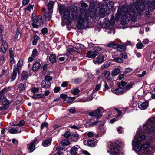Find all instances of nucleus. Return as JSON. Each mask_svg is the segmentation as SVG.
Returning <instances> with one entry per match:
<instances>
[{"instance_id":"obj_1","label":"nucleus","mask_w":155,"mask_h":155,"mask_svg":"<svg viewBox=\"0 0 155 155\" xmlns=\"http://www.w3.org/2000/svg\"><path fill=\"white\" fill-rule=\"evenodd\" d=\"M97 2L94 1L90 2L88 8L89 13L87 15V12L84 14L85 12L86 8L88 7V5L84 2L81 4V8L80 11L81 13L78 16V10L76 6L74 7L72 9V13L71 16L73 20H77L78 22L77 27L79 29L81 28H86L89 26L88 21V17L95 18L96 20L98 21L101 18H104L106 15H108L107 12L108 9V5L106 4H103L101 8L97 7Z\"/></svg>"},{"instance_id":"obj_2","label":"nucleus","mask_w":155,"mask_h":155,"mask_svg":"<svg viewBox=\"0 0 155 155\" xmlns=\"http://www.w3.org/2000/svg\"><path fill=\"white\" fill-rule=\"evenodd\" d=\"M137 3L130 4L128 7L127 11L121 17V22L123 25L127 24L130 21L135 22L137 20L136 17L139 15H142V12L145 9L144 0H137Z\"/></svg>"},{"instance_id":"obj_3","label":"nucleus","mask_w":155,"mask_h":155,"mask_svg":"<svg viewBox=\"0 0 155 155\" xmlns=\"http://www.w3.org/2000/svg\"><path fill=\"white\" fill-rule=\"evenodd\" d=\"M137 138L136 135L134 138V139L132 140V145L133 149H134L136 151H140L141 150H144L147 147V145L146 144H143L140 146L139 142L143 140L145 137L144 135H141L139 136L137 138V141H134Z\"/></svg>"},{"instance_id":"obj_4","label":"nucleus","mask_w":155,"mask_h":155,"mask_svg":"<svg viewBox=\"0 0 155 155\" xmlns=\"http://www.w3.org/2000/svg\"><path fill=\"white\" fill-rule=\"evenodd\" d=\"M155 122V117L148 119L145 126L143 127L144 129L146 130L149 133H153L155 132V125L152 126L153 124Z\"/></svg>"},{"instance_id":"obj_5","label":"nucleus","mask_w":155,"mask_h":155,"mask_svg":"<svg viewBox=\"0 0 155 155\" xmlns=\"http://www.w3.org/2000/svg\"><path fill=\"white\" fill-rule=\"evenodd\" d=\"M120 146L121 144L119 141L112 143L110 144V151H108L107 152L110 155H117L119 153Z\"/></svg>"},{"instance_id":"obj_6","label":"nucleus","mask_w":155,"mask_h":155,"mask_svg":"<svg viewBox=\"0 0 155 155\" xmlns=\"http://www.w3.org/2000/svg\"><path fill=\"white\" fill-rule=\"evenodd\" d=\"M58 9L60 14L63 15L62 20L63 19L68 20L69 19L70 9L64 5H61L58 6Z\"/></svg>"},{"instance_id":"obj_7","label":"nucleus","mask_w":155,"mask_h":155,"mask_svg":"<svg viewBox=\"0 0 155 155\" xmlns=\"http://www.w3.org/2000/svg\"><path fill=\"white\" fill-rule=\"evenodd\" d=\"M4 30L2 26H0V40L2 41V45L0 47V52L2 51L3 53H5L8 48V45L7 42L3 39L2 34L3 31Z\"/></svg>"},{"instance_id":"obj_8","label":"nucleus","mask_w":155,"mask_h":155,"mask_svg":"<svg viewBox=\"0 0 155 155\" xmlns=\"http://www.w3.org/2000/svg\"><path fill=\"white\" fill-rule=\"evenodd\" d=\"M37 139L35 138L32 141L29 143L27 146V148L30 151V152H33L35 150V144L36 143L37 141Z\"/></svg>"},{"instance_id":"obj_9","label":"nucleus","mask_w":155,"mask_h":155,"mask_svg":"<svg viewBox=\"0 0 155 155\" xmlns=\"http://www.w3.org/2000/svg\"><path fill=\"white\" fill-rule=\"evenodd\" d=\"M98 54L97 51H90L87 52V56L90 58H94Z\"/></svg>"},{"instance_id":"obj_10","label":"nucleus","mask_w":155,"mask_h":155,"mask_svg":"<svg viewBox=\"0 0 155 155\" xmlns=\"http://www.w3.org/2000/svg\"><path fill=\"white\" fill-rule=\"evenodd\" d=\"M111 91L112 92L117 95L122 94L124 93L123 88L121 87H119L115 89L111 90Z\"/></svg>"},{"instance_id":"obj_11","label":"nucleus","mask_w":155,"mask_h":155,"mask_svg":"<svg viewBox=\"0 0 155 155\" xmlns=\"http://www.w3.org/2000/svg\"><path fill=\"white\" fill-rule=\"evenodd\" d=\"M146 4L151 11H153L154 10L155 8V1L152 2L147 1L146 2Z\"/></svg>"},{"instance_id":"obj_12","label":"nucleus","mask_w":155,"mask_h":155,"mask_svg":"<svg viewBox=\"0 0 155 155\" xmlns=\"http://www.w3.org/2000/svg\"><path fill=\"white\" fill-rule=\"evenodd\" d=\"M22 131L21 129L18 128H11L9 129L8 132L9 133L12 134H15L16 133H20Z\"/></svg>"},{"instance_id":"obj_13","label":"nucleus","mask_w":155,"mask_h":155,"mask_svg":"<svg viewBox=\"0 0 155 155\" xmlns=\"http://www.w3.org/2000/svg\"><path fill=\"white\" fill-rule=\"evenodd\" d=\"M103 74L105 79L107 81H111L113 79V78L111 76L110 71H108L104 70L103 72Z\"/></svg>"},{"instance_id":"obj_14","label":"nucleus","mask_w":155,"mask_h":155,"mask_svg":"<svg viewBox=\"0 0 155 155\" xmlns=\"http://www.w3.org/2000/svg\"><path fill=\"white\" fill-rule=\"evenodd\" d=\"M80 148V147L78 145H76L72 147L70 153L71 155H76L78 152V149Z\"/></svg>"},{"instance_id":"obj_15","label":"nucleus","mask_w":155,"mask_h":155,"mask_svg":"<svg viewBox=\"0 0 155 155\" xmlns=\"http://www.w3.org/2000/svg\"><path fill=\"white\" fill-rule=\"evenodd\" d=\"M55 3V2L53 1H50L47 4V7L48 10L51 13H52L53 12V8Z\"/></svg>"},{"instance_id":"obj_16","label":"nucleus","mask_w":155,"mask_h":155,"mask_svg":"<svg viewBox=\"0 0 155 155\" xmlns=\"http://www.w3.org/2000/svg\"><path fill=\"white\" fill-rule=\"evenodd\" d=\"M52 13H51L50 12H46L44 13L43 17L45 19L46 21H49L50 20L51 18V14Z\"/></svg>"},{"instance_id":"obj_17","label":"nucleus","mask_w":155,"mask_h":155,"mask_svg":"<svg viewBox=\"0 0 155 155\" xmlns=\"http://www.w3.org/2000/svg\"><path fill=\"white\" fill-rule=\"evenodd\" d=\"M51 84L50 82L44 80L41 82L42 87L46 89L48 88L50 86Z\"/></svg>"},{"instance_id":"obj_18","label":"nucleus","mask_w":155,"mask_h":155,"mask_svg":"<svg viewBox=\"0 0 155 155\" xmlns=\"http://www.w3.org/2000/svg\"><path fill=\"white\" fill-rule=\"evenodd\" d=\"M23 61L22 59H20L18 62L17 67H15L14 68V69L16 70V71H19V70L21 68L22 66Z\"/></svg>"},{"instance_id":"obj_19","label":"nucleus","mask_w":155,"mask_h":155,"mask_svg":"<svg viewBox=\"0 0 155 155\" xmlns=\"http://www.w3.org/2000/svg\"><path fill=\"white\" fill-rule=\"evenodd\" d=\"M41 67V64L38 62H36L33 65L32 70L36 71L39 69Z\"/></svg>"},{"instance_id":"obj_20","label":"nucleus","mask_w":155,"mask_h":155,"mask_svg":"<svg viewBox=\"0 0 155 155\" xmlns=\"http://www.w3.org/2000/svg\"><path fill=\"white\" fill-rule=\"evenodd\" d=\"M44 94L43 93L35 94L32 97L34 99H37L39 98H44Z\"/></svg>"},{"instance_id":"obj_21","label":"nucleus","mask_w":155,"mask_h":155,"mask_svg":"<svg viewBox=\"0 0 155 155\" xmlns=\"http://www.w3.org/2000/svg\"><path fill=\"white\" fill-rule=\"evenodd\" d=\"M17 73L19 74V71H16V70L13 69V72L11 78V80L12 82L16 78Z\"/></svg>"},{"instance_id":"obj_22","label":"nucleus","mask_w":155,"mask_h":155,"mask_svg":"<svg viewBox=\"0 0 155 155\" xmlns=\"http://www.w3.org/2000/svg\"><path fill=\"white\" fill-rule=\"evenodd\" d=\"M133 85V83H131L128 84L123 88L124 93L126 92L127 91L131 89Z\"/></svg>"},{"instance_id":"obj_23","label":"nucleus","mask_w":155,"mask_h":155,"mask_svg":"<svg viewBox=\"0 0 155 155\" xmlns=\"http://www.w3.org/2000/svg\"><path fill=\"white\" fill-rule=\"evenodd\" d=\"M148 105V104L147 102H144L141 104L140 106H139V107L140 109L144 110L147 108Z\"/></svg>"},{"instance_id":"obj_24","label":"nucleus","mask_w":155,"mask_h":155,"mask_svg":"<svg viewBox=\"0 0 155 155\" xmlns=\"http://www.w3.org/2000/svg\"><path fill=\"white\" fill-rule=\"evenodd\" d=\"M120 68H116L114 69L111 72V75L112 76H117L120 72Z\"/></svg>"},{"instance_id":"obj_25","label":"nucleus","mask_w":155,"mask_h":155,"mask_svg":"<svg viewBox=\"0 0 155 155\" xmlns=\"http://www.w3.org/2000/svg\"><path fill=\"white\" fill-rule=\"evenodd\" d=\"M71 138L73 141L76 142L78 140L79 138V136L78 134H74L71 136Z\"/></svg>"},{"instance_id":"obj_26","label":"nucleus","mask_w":155,"mask_h":155,"mask_svg":"<svg viewBox=\"0 0 155 155\" xmlns=\"http://www.w3.org/2000/svg\"><path fill=\"white\" fill-rule=\"evenodd\" d=\"M61 144L62 146L64 147L69 145L71 144V143L69 140L65 139L61 141Z\"/></svg>"},{"instance_id":"obj_27","label":"nucleus","mask_w":155,"mask_h":155,"mask_svg":"<svg viewBox=\"0 0 155 155\" xmlns=\"http://www.w3.org/2000/svg\"><path fill=\"white\" fill-rule=\"evenodd\" d=\"M49 60L52 63H54L56 61V56L54 54L51 55L49 57Z\"/></svg>"},{"instance_id":"obj_28","label":"nucleus","mask_w":155,"mask_h":155,"mask_svg":"<svg viewBox=\"0 0 155 155\" xmlns=\"http://www.w3.org/2000/svg\"><path fill=\"white\" fill-rule=\"evenodd\" d=\"M104 60V56L103 55H99L97 58V62L98 63H101L103 62Z\"/></svg>"},{"instance_id":"obj_29","label":"nucleus","mask_w":155,"mask_h":155,"mask_svg":"<svg viewBox=\"0 0 155 155\" xmlns=\"http://www.w3.org/2000/svg\"><path fill=\"white\" fill-rule=\"evenodd\" d=\"M51 139L46 140L43 141L42 145L44 147H47L50 145L51 143Z\"/></svg>"},{"instance_id":"obj_30","label":"nucleus","mask_w":155,"mask_h":155,"mask_svg":"<svg viewBox=\"0 0 155 155\" xmlns=\"http://www.w3.org/2000/svg\"><path fill=\"white\" fill-rule=\"evenodd\" d=\"M118 46V44L114 43V42H111L108 43L107 46L109 47L115 48H117Z\"/></svg>"},{"instance_id":"obj_31","label":"nucleus","mask_w":155,"mask_h":155,"mask_svg":"<svg viewBox=\"0 0 155 155\" xmlns=\"http://www.w3.org/2000/svg\"><path fill=\"white\" fill-rule=\"evenodd\" d=\"M117 50L120 52H122L124 51L126 49L125 47L121 45H118V46L117 47Z\"/></svg>"},{"instance_id":"obj_32","label":"nucleus","mask_w":155,"mask_h":155,"mask_svg":"<svg viewBox=\"0 0 155 155\" xmlns=\"http://www.w3.org/2000/svg\"><path fill=\"white\" fill-rule=\"evenodd\" d=\"M9 91V88H5L0 91V96L4 95Z\"/></svg>"},{"instance_id":"obj_33","label":"nucleus","mask_w":155,"mask_h":155,"mask_svg":"<svg viewBox=\"0 0 155 155\" xmlns=\"http://www.w3.org/2000/svg\"><path fill=\"white\" fill-rule=\"evenodd\" d=\"M25 85L22 84L20 83L18 86V89L20 92L24 91L25 89Z\"/></svg>"},{"instance_id":"obj_34","label":"nucleus","mask_w":155,"mask_h":155,"mask_svg":"<svg viewBox=\"0 0 155 155\" xmlns=\"http://www.w3.org/2000/svg\"><path fill=\"white\" fill-rule=\"evenodd\" d=\"M89 115L92 116H95V117L97 118H100L102 116V114H100L99 115H96L95 111L89 113Z\"/></svg>"},{"instance_id":"obj_35","label":"nucleus","mask_w":155,"mask_h":155,"mask_svg":"<svg viewBox=\"0 0 155 155\" xmlns=\"http://www.w3.org/2000/svg\"><path fill=\"white\" fill-rule=\"evenodd\" d=\"M113 61L115 62L119 63H122L123 62V60L120 57L115 58L113 59Z\"/></svg>"},{"instance_id":"obj_36","label":"nucleus","mask_w":155,"mask_h":155,"mask_svg":"<svg viewBox=\"0 0 155 155\" xmlns=\"http://www.w3.org/2000/svg\"><path fill=\"white\" fill-rule=\"evenodd\" d=\"M11 101H10L9 100H7L5 102H4L3 103L1 104L2 106H4L5 108L7 109H8L9 107V104L11 103Z\"/></svg>"},{"instance_id":"obj_37","label":"nucleus","mask_w":155,"mask_h":155,"mask_svg":"<svg viewBox=\"0 0 155 155\" xmlns=\"http://www.w3.org/2000/svg\"><path fill=\"white\" fill-rule=\"evenodd\" d=\"M8 100L5 96L2 95L0 96V103H1V104Z\"/></svg>"},{"instance_id":"obj_38","label":"nucleus","mask_w":155,"mask_h":155,"mask_svg":"<svg viewBox=\"0 0 155 155\" xmlns=\"http://www.w3.org/2000/svg\"><path fill=\"white\" fill-rule=\"evenodd\" d=\"M38 21L39 25H43V22L42 20V17L41 15H39L38 16L37 18Z\"/></svg>"},{"instance_id":"obj_39","label":"nucleus","mask_w":155,"mask_h":155,"mask_svg":"<svg viewBox=\"0 0 155 155\" xmlns=\"http://www.w3.org/2000/svg\"><path fill=\"white\" fill-rule=\"evenodd\" d=\"M87 145L89 147H94L95 143L94 140H89L87 141Z\"/></svg>"},{"instance_id":"obj_40","label":"nucleus","mask_w":155,"mask_h":155,"mask_svg":"<svg viewBox=\"0 0 155 155\" xmlns=\"http://www.w3.org/2000/svg\"><path fill=\"white\" fill-rule=\"evenodd\" d=\"M38 54V52L37 50L35 48L33 50L31 56L33 57V58L37 57Z\"/></svg>"},{"instance_id":"obj_41","label":"nucleus","mask_w":155,"mask_h":155,"mask_svg":"<svg viewBox=\"0 0 155 155\" xmlns=\"http://www.w3.org/2000/svg\"><path fill=\"white\" fill-rule=\"evenodd\" d=\"M75 99L74 97H67L65 100H64V101H66L67 103H70L72 102Z\"/></svg>"},{"instance_id":"obj_42","label":"nucleus","mask_w":155,"mask_h":155,"mask_svg":"<svg viewBox=\"0 0 155 155\" xmlns=\"http://www.w3.org/2000/svg\"><path fill=\"white\" fill-rule=\"evenodd\" d=\"M110 66V64L109 63L106 62L101 67V69L103 70L105 68H107L109 67Z\"/></svg>"},{"instance_id":"obj_43","label":"nucleus","mask_w":155,"mask_h":155,"mask_svg":"<svg viewBox=\"0 0 155 155\" xmlns=\"http://www.w3.org/2000/svg\"><path fill=\"white\" fill-rule=\"evenodd\" d=\"M103 108L101 107H99L95 111L96 114H98V115H99L101 114H100L103 112Z\"/></svg>"},{"instance_id":"obj_44","label":"nucleus","mask_w":155,"mask_h":155,"mask_svg":"<svg viewBox=\"0 0 155 155\" xmlns=\"http://www.w3.org/2000/svg\"><path fill=\"white\" fill-rule=\"evenodd\" d=\"M13 56H14L10 57V61L11 63V66L12 67V65L14 64L15 62Z\"/></svg>"},{"instance_id":"obj_45","label":"nucleus","mask_w":155,"mask_h":155,"mask_svg":"<svg viewBox=\"0 0 155 155\" xmlns=\"http://www.w3.org/2000/svg\"><path fill=\"white\" fill-rule=\"evenodd\" d=\"M105 132L106 131L105 129L102 127L101 128H99L98 130V132L99 134H101V135L104 134H105Z\"/></svg>"},{"instance_id":"obj_46","label":"nucleus","mask_w":155,"mask_h":155,"mask_svg":"<svg viewBox=\"0 0 155 155\" xmlns=\"http://www.w3.org/2000/svg\"><path fill=\"white\" fill-rule=\"evenodd\" d=\"M136 46L137 49H141L144 45L142 43L140 42L137 44Z\"/></svg>"},{"instance_id":"obj_47","label":"nucleus","mask_w":155,"mask_h":155,"mask_svg":"<svg viewBox=\"0 0 155 155\" xmlns=\"http://www.w3.org/2000/svg\"><path fill=\"white\" fill-rule=\"evenodd\" d=\"M34 6V5H31L29 4V5L28 6L27 8H25V10L30 11L31 9H33V8Z\"/></svg>"},{"instance_id":"obj_48","label":"nucleus","mask_w":155,"mask_h":155,"mask_svg":"<svg viewBox=\"0 0 155 155\" xmlns=\"http://www.w3.org/2000/svg\"><path fill=\"white\" fill-rule=\"evenodd\" d=\"M52 77L50 76H45L44 80L50 82V81L52 80Z\"/></svg>"},{"instance_id":"obj_49","label":"nucleus","mask_w":155,"mask_h":155,"mask_svg":"<svg viewBox=\"0 0 155 155\" xmlns=\"http://www.w3.org/2000/svg\"><path fill=\"white\" fill-rule=\"evenodd\" d=\"M31 91L34 94L38 92L39 89L38 88L33 87L31 89Z\"/></svg>"},{"instance_id":"obj_50","label":"nucleus","mask_w":155,"mask_h":155,"mask_svg":"<svg viewBox=\"0 0 155 155\" xmlns=\"http://www.w3.org/2000/svg\"><path fill=\"white\" fill-rule=\"evenodd\" d=\"M93 99V97L91 95H90L87 97L86 100L83 101V102L89 101H91Z\"/></svg>"},{"instance_id":"obj_51","label":"nucleus","mask_w":155,"mask_h":155,"mask_svg":"<svg viewBox=\"0 0 155 155\" xmlns=\"http://www.w3.org/2000/svg\"><path fill=\"white\" fill-rule=\"evenodd\" d=\"M25 122L23 120H20V122L17 125L19 126L22 127L25 125Z\"/></svg>"},{"instance_id":"obj_52","label":"nucleus","mask_w":155,"mask_h":155,"mask_svg":"<svg viewBox=\"0 0 155 155\" xmlns=\"http://www.w3.org/2000/svg\"><path fill=\"white\" fill-rule=\"evenodd\" d=\"M71 135V133L69 131L66 132L64 134V137L67 138H68Z\"/></svg>"},{"instance_id":"obj_53","label":"nucleus","mask_w":155,"mask_h":155,"mask_svg":"<svg viewBox=\"0 0 155 155\" xmlns=\"http://www.w3.org/2000/svg\"><path fill=\"white\" fill-rule=\"evenodd\" d=\"M80 91L77 88H74L72 91L74 95H77L79 93Z\"/></svg>"},{"instance_id":"obj_54","label":"nucleus","mask_w":155,"mask_h":155,"mask_svg":"<svg viewBox=\"0 0 155 155\" xmlns=\"http://www.w3.org/2000/svg\"><path fill=\"white\" fill-rule=\"evenodd\" d=\"M48 125V124L46 122L42 123L41 125V129L42 130L45 127H47Z\"/></svg>"},{"instance_id":"obj_55","label":"nucleus","mask_w":155,"mask_h":155,"mask_svg":"<svg viewBox=\"0 0 155 155\" xmlns=\"http://www.w3.org/2000/svg\"><path fill=\"white\" fill-rule=\"evenodd\" d=\"M132 71V69L130 68H128L125 69V71L124 73V74H126L127 73H129Z\"/></svg>"},{"instance_id":"obj_56","label":"nucleus","mask_w":155,"mask_h":155,"mask_svg":"<svg viewBox=\"0 0 155 155\" xmlns=\"http://www.w3.org/2000/svg\"><path fill=\"white\" fill-rule=\"evenodd\" d=\"M41 31L43 34L45 35L47 33L48 29L46 28H44L41 29Z\"/></svg>"},{"instance_id":"obj_57","label":"nucleus","mask_w":155,"mask_h":155,"mask_svg":"<svg viewBox=\"0 0 155 155\" xmlns=\"http://www.w3.org/2000/svg\"><path fill=\"white\" fill-rule=\"evenodd\" d=\"M121 57L124 59H126L127 58V54L125 52H124L122 53L121 54Z\"/></svg>"},{"instance_id":"obj_58","label":"nucleus","mask_w":155,"mask_h":155,"mask_svg":"<svg viewBox=\"0 0 155 155\" xmlns=\"http://www.w3.org/2000/svg\"><path fill=\"white\" fill-rule=\"evenodd\" d=\"M68 110L70 112L72 113H74L76 112L75 108L74 107H72V108H71V109H69Z\"/></svg>"},{"instance_id":"obj_59","label":"nucleus","mask_w":155,"mask_h":155,"mask_svg":"<svg viewBox=\"0 0 155 155\" xmlns=\"http://www.w3.org/2000/svg\"><path fill=\"white\" fill-rule=\"evenodd\" d=\"M102 82V81H101L99 84L96 85L95 88V90L97 91L99 90L100 88Z\"/></svg>"},{"instance_id":"obj_60","label":"nucleus","mask_w":155,"mask_h":155,"mask_svg":"<svg viewBox=\"0 0 155 155\" xmlns=\"http://www.w3.org/2000/svg\"><path fill=\"white\" fill-rule=\"evenodd\" d=\"M60 97L62 99H63L64 100L66 99L68 96L66 94H62L60 95Z\"/></svg>"},{"instance_id":"obj_61","label":"nucleus","mask_w":155,"mask_h":155,"mask_svg":"<svg viewBox=\"0 0 155 155\" xmlns=\"http://www.w3.org/2000/svg\"><path fill=\"white\" fill-rule=\"evenodd\" d=\"M146 71H144L142 72V74H138L137 75V76L141 78V77H143L145 75V74H146Z\"/></svg>"},{"instance_id":"obj_62","label":"nucleus","mask_w":155,"mask_h":155,"mask_svg":"<svg viewBox=\"0 0 155 155\" xmlns=\"http://www.w3.org/2000/svg\"><path fill=\"white\" fill-rule=\"evenodd\" d=\"M29 2V0H23L22 3L23 5H25L28 4Z\"/></svg>"},{"instance_id":"obj_63","label":"nucleus","mask_w":155,"mask_h":155,"mask_svg":"<svg viewBox=\"0 0 155 155\" xmlns=\"http://www.w3.org/2000/svg\"><path fill=\"white\" fill-rule=\"evenodd\" d=\"M104 87L105 89L104 90V91H105L106 90H108L109 88V87L108 84H107L106 82H104Z\"/></svg>"},{"instance_id":"obj_64","label":"nucleus","mask_w":155,"mask_h":155,"mask_svg":"<svg viewBox=\"0 0 155 155\" xmlns=\"http://www.w3.org/2000/svg\"><path fill=\"white\" fill-rule=\"evenodd\" d=\"M120 83H121V85L122 86V88H123L124 87V86L127 84V83L126 82L123 81H121V82H120Z\"/></svg>"}]
</instances>
